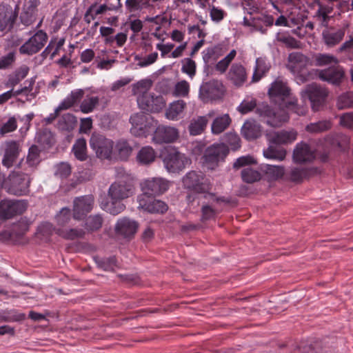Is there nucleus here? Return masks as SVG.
I'll return each mask as SVG.
<instances>
[{
    "label": "nucleus",
    "instance_id": "0eeeda50",
    "mask_svg": "<svg viewBox=\"0 0 353 353\" xmlns=\"http://www.w3.org/2000/svg\"><path fill=\"white\" fill-rule=\"evenodd\" d=\"M90 146L96 157L101 160H110L113 155L114 141L99 133H93L90 139Z\"/></svg>",
    "mask_w": 353,
    "mask_h": 353
},
{
    "label": "nucleus",
    "instance_id": "393cba45",
    "mask_svg": "<svg viewBox=\"0 0 353 353\" xmlns=\"http://www.w3.org/2000/svg\"><path fill=\"white\" fill-rule=\"evenodd\" d=\"M139 224L137 221L123 217L117 222L115 231L125 238H130L137 232Z\"/></svg>",
    "mask_w": 353,
    "mask_h": 353
},
{
    "label": "nucleus",
    "instance_id": "8fccbe9b",
    "mask_svg": "<svg viewBox=\"0 0 353 353\" xmlns=\"http://www.w3.org/2000/svg\"><path fill=\"white\" fill-rule=\"evenodd\" d=\"M241 178L244 182L252 183L259 181L261 178V174L259 171L248 167L242 170Z\"/></svg>",
    "mask_w": 353,
    "mask_h": 353
},
{
    "label": "nucleus",
    "instance_id": "72a5a7b5",
    "mask_svg": "<svg viewBox=\"0 0 353 353\" xmlns=\"http://www.w3.org/2000/svg\"><path fill=\"white\" fill-rule=\"evenodd\" d=\"M41 149L37 145H32L29 148L26 157L28 168H23L24 172H28V168L32 170L40 163L41 161Z\"/></svg>",
    "mask_w": 353,
    "mask_h": 353
},
{
    "label": "nucleus",
    "instance_id": "3c124183",
    "mask_svg": "<svg viewBox=\"0 0 353 353\" xmlns=\"http://www.w3.org/2000/svg\"><path fill=\"white\" fill-rule=\"evenodd\" d=\"M236 55V51L235 50H232L226 57L216 63L215 65L216 70L221 74L225 73L230 64L234 59Z\"/></svg>",
    "mask_w": 353,
    "mask_h": 353
},
{
    "label": "nucleus",
    "instance_id": "774afa93",
    "mask_svg": "<svg viewBox=\"0 0 353 353\" xmlns=\"http://www.w3.org/2000/svg\"><path fill=\"white\" fill-rule=\"evenodd\" d=\"M17 128V120L12 117H10L6 123H5L0 128V134L5 135L9 132L14 131Z\"/></svg>",
    "mask_w": 353,
    "mask_h": 353
},
{
    "label": "nucleus",
    "instance_id": "473e14b6",
    "mask_svg": "<svg viewBox=\"0 0 353 353\" xmlns=\"http://www.w3.org/2000/svg\"><path fill=\"white\" fill-rule=\"evenodd\" d=\"M261 170L263 172L265 177L270 181L282 178L285 173V168L281 165H261Z\"/></svg>",
    "mask_w": 353,
    "mask_h": 353
},
{
    "label": "nucleus",
    "instance_id": "09e8293b",
    "mask_svg": "<svg viewBox=\"0 0 353 353\" xmlns=\"http://www.w3.org/2000/svg\"><path fill=\"white\" fill-rule=\"evenodd\" d=\"M25 314L14 310L0 311V323L3 322H18L25 319Z\"/></svg>",
    "mask_w": 353,
    "mask_h": 353
},
{
    "label": "nucleus",
    "instance_id": "4468645a",
    "mask_svg": "<svg viewBox=\"0 0 353 353\" xmlns=\"http://www.w3.org/2000/svg\"><path fill=\"white\" fill-rule=\"evenodd\" d=\"M310 101L313 110L318 111L323 105L327 95V90L316 83L307 85L304 91Z\"/></svg>",
    "mask_w": 353,
    "mask_h": 353
},
{
    "label": "nucleus",
    "instance_id": "aec40b11",
    "mask_svg": "<svg viewBox=\"0 0 353 353\" xmlns=\"http://www.w3.org/2000/svg\"><path fill=\"white\" fill-rule=\"evenodd\" d=\"M179 137L178 130L174 127L159 125L156 128L153 140L158 143H171Z\"/></svg>",
    "mask_w": 353,
    "mask_h": 353
},
{
    "label": "nucleus",
    "instance_id": "a19ab883",
    "mask_svg": "<svg viewBox=\"0 0 353 353\" xmlns=\"http://www.w3.org/2000/svg\"><path fill=\"white\" fill-rule=\"evenodd\" d=\"M56 234L66 240L81 239L85 236V231L81 228L63 229L57 228Z\"/></svg>",
    "mask_w": 353,
    "mask_h": 353
},
{
    "label": "nucleus",
    "instance_id": "2f4dec72",
    "mask_svg": "<svg viewBox=\"0 0 353 353\" xmlns=\"http://www.w3.org/2000/svg\"><path fill=\"white\" fill-rule=\"evenodd\" d=\"M157 157V153L151 146L142 147L137 152L136 160L142 165H148L153 163Z\"/></svg>",
    "mask_w": 353,
    "mask_h": 353
},
{
    "label": "nucleus",
    "instance_id": "6e6552de",
    "mask_svg": "<svg viewBox=\"0 0 353 353\" xmlns=\"http://www.w3.org/2000/svg\"><path fill=\"white\" fill-rule=\"evenodd\" d=\"M137 202L139 209L150 214H163L168 210V206L165 202L157 199L153 196L139 194L137 196Z\"/></svg>",
    "mask_w": 353,
    "mask_h": 353
},
{
    "label": "nucleus",
    "instance_id": "864d4df0",
    "mask_svg": "<svg viewBox=\"0 0 353 353\" xmlns=\"http://www.w3.org/2000/svg\"><path fill=\"white\" fill-rule=\"evenodd\" d=\"M99 99L98 97H86L83 100L80 105V110L82 112L88 114L92 112L95 107L99 104Z\"/></svg>",
    "mask_w": 353,
    "mask_h": 353
},
{
    "label": "nucleus",
    "instance_id": "0e129e2a",
    "mask_svg": "<svg viewBox=\"0 0 353 353\" xmlns=\"http://www.w3.org/2000/svg\"><path fill=\"white\" fill-rule=\"evenodd\" d=\"M182 72L187 74L190 77H194L196 73L195 61L190 58H185L182 61Z\"/></svg>",
    "mask_w": 353,
    "mask_h": 353
},
{
    "label": "nucleus",
    "instance_id": "c9c22d12",
    "mask_svg": "<svg viewBox=\"0 0 353 353\" xmlns=\"http://www.w3.org/2000/svg\"><path fill=\"white\" fill-rule=\"evenodd\" d=\"M84 92L81 89L75 90L71 92L59 105L58 110H67L79 102L83 97Z\"/></svg>",
    "mask_w": 353,
    "mask_h": 353
},
{
    "label": "nucleus",
    "instance_id": "f704fd0d",
    "mask_svg": "<svg viewBox=\"0 0 353 353\" xmlns=\"http://www.w3.org/2000/svg\"><path fill=\"white\" fill-rule=\"evenodd\" d=\"M186 107V103L183 100H177L172 103L166 111V117L170 120H178Z\"/></svg>",
    "mask_w": 353,
    "mask_h": 353
},
{
    "label": "nucleus",
    "instance_id": "de8ad7c7",
    "mask_svg": "<svg viewBox=\"0 0 353 353\" xmlns=\"http://www.w3.org/2000/svg\"><path fill=\"white\" fill-rule=\"evenodd\" d=\"M270 70V65L262 58H258L256 60L254 72L252 75L253 81H259L265 74Z\"/></svg>",
    "mask_w": 353,
    "mask_h": 353
},
{
    "label": "nucleus",
    "instance_id": "58836bf2",
    "mask_svg": "<svg viewBox=\"0 0 353 353\" xmlns=\"http://www.w3.org/2000/svg\"><path fill=\"white\" fill-rule=\"evenodd\" d=\"M76 117L70 113L63 114L59 119L57 128L61 131L70 132L74 130L77 124Z\"/></svg>",
    "mask_w": 353,
    "mask_h": 353
},
{
    "label": "nucleus",
    "instance_id": "69168bd1",
    "mask_svg": "<svg viewBox=\"0 0 353 353\" xmlns=\"http://www.w3.org/2000/svg\"><path fill=\"white\" fill-rule=\"evenodd\" d=\"M256 106V101L254 99H245L238 107V110L241 114H247L253 110Z\"/></svg>",
    "mask_w": 353,
    "mask_h": 353
},
{
    "label": "nucleus",
    "instance_id": "f8f14e48",
    "mask_svg": "<svg viewBox=\"0 0 353 353\" xmlns=\"http://www.w3.org/2000/svg\"><path fill=\"white\" fill-rule=\"evenodd\" d=\"M48 38L46 32L41 30H38L19 48V52L27 55L39 52L44 47Z\"/></svg>",
    "mask_w": 353,
    "mask_h": 353
},
{
    "label": "nucleus",
    "instance_id": "13d9d810",
    "mask_svg": "<svg viewBox=\"0 0 353 353\" xmlns=\"http://www.w3.org/2000/svg\"><path fill=\"white\" fill-rule=\"evenodd\" d=\"M108 10H110V8L105 4H102L97 8H96L95 5H92L85 12V20L88 23H90V19L89 18L90 16L91 17L92 19H94L97 15L101 14L104 13L105 11H107Z\"/></svg>",
    "mask_w": 353,
    "mask_h": 353
},
{
    "label": "nucleus",
    "instance_id": "c85d7f7f",
    "mask_svg": "<svg viewBox=\"0 0 353 353\" xmlns=\"http://www.w3.org/2000/svg\"><path fill=\"white\" fill-rule=\"evenodd\" d=\"M262 128L254 120H247L241 128L243 137L248 140H254L261 136Z\"/></svg>",
    "mask_w": 353,
    "mask_h": 353
},
{
    "label": "nucleus",
    "instance_id": "a878e982",
    "mask_svg": "<svg viewBox=\"0 0 353 353\" xmlns=\"http://www.w3.org/2000/svg\"><path fill=\"white\" fill-rule=\"evenodd\" d=\"M315 158L314 152L305 143H297L293 151V160L296 163L310 162Z\"/></svg>",
    "mask_w": 353,
    "mask_h": 353
},
{
    "label": "nucleus",
    "instance_id": "ddd939ff",
    "mask_svg": "<svg viewBox=\"0 0 353 353\" xmlns=\"http://www.w3.org/2000/svg\"><path fill=\"white\" fill-rule=\"evenodd\" d=\"M94 198L92 194L76 197L73 201L72 216L75 220H82L92 211Z\"/></svg>",
    "mask_w": 353,
    "mask_h": 353
},
{
    "label": "nucleus",
    "instance_id": "f3484780",
    "mask_svg": "<svg viewBox=\"0 0 353 353\" xmlns=\"http://www.w3.org/2000/svg\"><path fill=\"white\" fill-rule=\"evenodd\" d=\"M18 12L8 4H0V31L13 28Z\"/></svg>",
    "mask_w": 353,
    "mask_h": 353
},
{
    "label": "nucleus",
    "instance_id": "6ab92c4d",
    "mask_svg": "<svg viewBox=\"0 0 353 353\" xmlns=\"http://www.w3.org/2000/svg\"><path fill=\"white\" fill-rule=\"evenodd\" d=\"M344 75V70L339 65L321 70L318 74L321 80L336 85H339L342 82Z\"/></svg>",
    "mask_w": 353,
    "mask_h": 353
},
{
    "label": "nucleus",
    "instance_id": "4be33fe9",
    "mask_svg": "<svg viewBox=\"0 0 353 353\" xmlns=\"http://www.w3.org/2000/svg\"><path fill=\"white\" fill-rule=\"evenodd\" d=\"M40 3V0H28L24 3L20 15L22 24L28 26L35 21V17L38 11L37 8Z\"/></svg>",
    "mask_w": 353,
    "mask_h": 353
},
{
    "label": "nucleus",
    "instance_id": "338daca9",
    "mask_svg": "<svg viewBox=\"0 0 353 353\" xmlns=\"http://www.w3.org/2000/svg\"><path fill=\"white\" fill-rule=\"evenodd\" d=\"M315 60L316 65L319 66L328 65L332 63L336 64L338 62L337 59L335 57L327 54H319L316 57Z\"/></svg>",
    "mask_w": 353,
    "mask_h": 353
},
{
    "label": "nucleus",
    "instance_id": "4c0bfd02",
    "mask_svg": "<svg viewBox=\"0 0 353 353\" xmlns=\"http://www.w3.org/2000/svg\"><path fill=\"white\" fill-rule=\"evenodd\" d=\"M208 122V119L206 116H200L192 119L188 127L190 134L193 136L201 134L204 131Z\"/></svg>",
    "mask_w": 353,
    "mask_h": 353
},
{
    "label": "nucleus",
    "instance_id": "5701e85b",
    "mask_svg": "<svg viewBox=\"0 0 353 353\" xmlns=\"http://www.w3.org/2000/svg\"><path fill=\"white\" fill-rule=\"evenodd\" d=\"M227 79L234 86L241 87L247 81L248 74L245 67L239 63L232 64L228 74Z\"/></svg>",
    "mask_w": 353,
    "mask_h": 353
},
{
    "label": "nucleus",
    "instance_id": "ea45409f",
    "mask_svg": "<svg viewBox=\"0 0 353 353\" xmlns=\"http://www.w3.org/2000/svg\"><path fill=\"white\" fill-rule=\"evenodd\" d=\"M231 123V119L228 114L216 117L212 122L211 130L214 134H219L226 130Z\"/></svg>",
    "mask_w": 353,
    "mask_h": 353
},
{
    "label": "nucleus",
    "instance_id": "9b49d317",
    "mask_svg": "<svg viewBox=\"0 0 353 353\" xmlns=\"http://www.w3.org/2000/svg\"><path fill=\"white\" fill-rule=\"evenodd\" d=\"M132 124L130 131L136 136H146L149 133L154 122L152 117L143 112L132 114L130 118Z\"/></svg>",
    "mask_w": 353,
    "mask_h": 353
},
{
    "label": "nucleus",
    "instance_id": "c756f323",
    "mask_svg": "<svg viewBox=\"0 0 353 353\" xmlns=\"http://www.w3.org/2000/svg\"><path fill=\"white\" fill-rule=\"evenodd\" d=\"M296 137L297 133L294 130H281L270 133L269 134V140L270 143L274 144H288L294 141Z\"/></svg>",
    "mask_w": 353,
    "mask_h": 353
},
{
    "label": "nucleus",
    "instance_id": "6e6d98bb",
    "mask_svg": "<svg viewBox=\"0 0 353 353\" xmlns=\"http://www.w3.org/2000/svg\"><path fill=\"white\" fill-rule=\"evenodd\" d=\"M332 124L329 121H320L312 123L306 126V130L310 132H321L331 128Z\"/></svg>",
    "mask_w": 353,
    "mask_h": 353
},
{
    "label": "nucleus",
    "instance_id": "bf43d9fd",
    "mask_svg": "<svg viewBox=\"0 0 353 353\" xmlns=\"http://www.w3.org/2000/svg\"><path fill=\"white\" fill-rule=\"evenodd\" d=\"M336 105L339 109H345L353 107V93L346 92L340 95L337 99Z\"/></svg>",
    "mask_w": 353,
    "mask_h": 353
},
{
    "label": "nucleus",
    "instance_id": "79ce46f5",
    "mask_svg": "<svg viewBox=\"0 0 353 353\" xmlns=\"http://www.w3.org/2000/svg\"><path fill=\"white\" fill-rule=\"evenodd\" d=\"M72 151L78 160L81 161L86 160L88 157L86 140L84 138L77 139L72 146Z\"/></svg>",
    "mask_w": 353,
    "mask_h": 353
},
{
    "label": "nucleus",
    "instance_id": "e433bc0d",
    "mask_svg": "<svg viewBox=\"0 0 353 353\" xmlns=\"http://www.w3.org/2000/svg\"><path fill=\"white\" fill-rule=\"evenodd\" d=\"M345 30L341 28L337 30H330L324 31L323 37L325 44L328 46H334L338 44L344 37Z\"/></svg>",
    "mask_w": 353,
    "mask_h": 353
},
{
    "label": "nucleus",
    "instance_id": "b1692460",
    "mask_svg": "<svg viewBox=\"0 0 353 353\" xmlns=\"http://www.w3.org/2000/svg\"><path fill=\"white\" fill-rule=\"evenodd\" d=\"M308 59L301 52H292L288 56L287 68L294 74H299L306 68L308 64Z\"/></svg>",
    "mask_w": 353,
    "mask_h": 353
},
{
    "label": "nucleus",
    "instance_id": "603ef678",
    "mask_svg": "<svg viewBox=\"0 0 353 353\" xmlns=\"http://www.w3.org/2000/svg\"><path fill=\"white\" fill-rule=\"evenodd\" d=\"M94 261L97 267L104 271H114L117 266V259L115 256L108 258H95Z\"/></svg>",
    "mask_w": 353,
    "mask_h": 353
},
{
    "label": "nucleus",
    "instance_id": "cd10ccee",
    "mask_svg": "<svg viewBox=\"0 0 353 353\" xmlns=\"http://www.w3.org/2000/svg\"><path fill=\"white\" fill-rule=\"evenodd\" d=\"M316 173L317 169L314 167H296L290 170L289 177L293 182L301 183Z\"/></svg>",
    "mask_w": 353,
    "mask_h": 353
},
{
    "label": "nucleus",
    "instance_id": "dca6fc26",
    "mask_svg": "<svg viewBox=\"0 0 353 353\" xmlns=\"http://www.w3.org/2000/svg\"><path fill=\"white\" fill-rule=\"evenodd\" d=\"M142 194L145 196H158L168 190V181L162 178H152L145 180L141 185Z\"/></svg>",
    "mask_w": 353,
    "mask_h": 353
},
{
    "label": "nucleus",
    "instance_id": "a18cd8bd",
    "mask_svg": "<svg viewBox=\"0 0 353 353\" xmlns=\"http://www.w3.org/2000/svg\"><path fill=\"white\" fill-rule=\"evenodd\" d=\"M103 219L101 214L90 215L85 219L84 227L88 232L99 230L103 225Z\"/></svg>",
    "mask_w": 353,
    "mask_h": 353
},
{
    "label": "nucleus",
    "instance_id": "49530a36",
    "mask_svg": "<svg viewBox=\"0 0 353 353\" xmlns=\"http://www.w3.org/2000/svg\"><path fill=\"white\" fill-rule=\"evenodd\" d=\"M277 41L281 42L291 49H299L301 48V42L285 32H279L276 35Z\"/></svg>",
    "mask_w": 353,
    "mask_h": 353
},
{
    "label": "nucleus",
    "instance_id": "423d86ee",
    "mask_svg": "<svg viewBox=\"0 0 353 353\" xmlns=\"http://www.w3.org/2000/svg\"><path fill=\"white\" fill-rule=\"evenodd\" d=\"M228 153V146L223 143H214L208 147L201 159L203 167L214 170L220 162L224 161Z\"/></svg>",
    "mask_w": 353,
    "mask_h": 353
},
{
    "label": "nucleus",
    "instance_id": "20e7f679",
    "mask_svg": "<svg viewBox=\"0 0 353 353\" xmlns=\"http://www.w3.org/2000/svg\"><path fill=\"white\" fill-rule=\"evenodd\" d=\"M23 159L17 165L15 169H22ZM30 180L28 174L14 170L3 180V186L9 194L22 196L29 192Z\"/></svg>",
    "mask_w": 353,
    "mask_h": 353
},
{
    "label": "nucleus",
    "instance_id": "2eb2a0df",
    "mask_svg": "<svg viewBox=\"0 0 353 353\" xmlns=\"http://www.w3.org/2000/svg\"><path fill=\"white\" fill-rule=\"evenodd\" d=\"M257 112L261 117L267 118L265 122L268 125L274 128L280 127L289 119V115L285 110L281 109L275 112L269 105H264L263 108H257Z\"/></svg>",
    "mask_w": 353,
    "mask_h": 353
},
{
    "label": "nucleus",
    "instance_id": "4d7b16f0",
    "mask_svg": "<svg viewBox=\"0 0 353 353\" xmlns=\"http://www.w3.org/2000/svg\"><path fill=\"white\" fill-rule=\"evenodd\" d=\"M30 223L26 218H21L17 223H14L12 228L16 237H21L29 230Z\"/></svg>",
    "mask_w": 353,
    "mask_h": 353
},
{
    "label": "nucleus",
    "instance_id": "7ed1b4c3",
    "mask_svg": "<svg viewBox=\"0 0 353 353\" xmlns=\"http://www.w3.org/2000/svg\"><path fill=\"white\" fill-rule=\"evenodd\" d=\"M268 94L272 100H279L282 101L280 104L283 108L291 110L299 115L305 114L303 110H300L297 105V99L293 97L291 94V90L286 82L280 79H276L270 85L268 89Z\"/></svg>",
    "mask_w": 353,
    "mask_h": 353
},
{
    "label": "nucleus",
    "instance_id": "680f3d73",
    "mask_svg": "<svg viewBox=\"0 0 353 353\" xmlns=\"http://www.w3.org/2000/svg\"><path fill=\"white\" fill-rule=\"evenodd\" d=\"M123 199H111L110 203L108 205L107 211L112 214L117 215L122 212L125 205L121 202Z\"/></svg>",
    "mask_w": 353,
    "mask_h": 353
},
{
    "label": "nucleus",
    "instance_id": "bb28decb",
    "mask_svg": "<svg viewBox=\"0 0 353 353\" xmlns=\"http://www.w3.org/2000/svg\"><path fill=\"white\" fill-rule=\"evenodd\" d=\"M132 151V145L126 139H121L114 143L113 155L121 161H128Z\"/></svg>",
    "mask_w": 353,
    "mask_h": 353
},
{
    "label": "nucleus",
    "instance_id": "5fc2aeb1",
    "mask_svg": "<svg viewBox=\"0 0 353 353\" xmlns=\"http://www.w3.org/2000/svg\"><path fill=\"white\" fill-rule=\"evenodd\" d=\"M226 146L229 145L233 150H236L241 147V139L239 135L236 133L228 132L226 133L223 139Z\"/></svg>",
    "mask_w": 353,
    "mask_h": 353
},
{
    "label": "nucleus",
    "instance_id": "1a4fd4ad",
    "mask_svg": "<svg viewBox=\"0 0 353 353\" xmlns=\"http://www.w3.org/2000/svg\"><path fill=\"white\" fill-rule=\"evenodd\" d=\"M28 207L24 200H8L0 201V219L8 220L23 213Z\"/></svg>",
    "mask_w": 353,
    "mask_h": 353
},
{
    "label": "nucleus",
    "instance_id": "e2e57ef3",
    "mask_svg": "<svg viewBox=\"0 0 353 353\" xmlns=\"http://www.w3.org/2000/svg\"><path fill=\"white\" fill-rule=\"evenodd\" d=\"M190 91V85L185 80L181 81L176 83L173 94L176 97H186Z\"/></svg>",
    "mask_w": 353,
    "mask_h": 353
},
{
    "label": "nucleus",
    "instance_id": "f03ea898",
    "mask_svg": "<svg viewBox=\"0 0 353 353\" xmlns=\"http://www.w3.org/2000/svg\"><path fill=\"white\" fill-rule=\"evenodd\" d=\"M116 180L108 189L110 199H125L132 196L135 192L133 176L123 168H116Z\"/></svg>",
    "mask_w": 353,
    "mask_h": 353
},
{
    "label": "nucleus",
    "instance_id": "f257e3e1",
    "mask_svg": "<svg viewBox=\"0 0 353 353\" xmlns=\"http://www.w3.org/2000/svg\"><path fill=\"white\" fill-rule=\"evenodd\" d=\"M182 183L185 189L202 194L203 198L208 200L209 202L223 201L221 198L216 197V194L211 192L212 184L210 180L201 171H189L183 177Z\"/></svg>",
    "mask_w": 353,
    "mask_h": 353
},
{
    "label": "nucleus",
    "instance_id": "a211bd4d",
    "mask_svg": "<svg viewBox=\"0 0 353 353\" xmlns=\"http://www.w3.org/2000/svg\"><path fill=\"white\" fill-rule=\"evenodd\" d=\"M200 94L205 98L216 99L222 96L224 92L223 83L216 79H213L203 83L199 89Z\"/></svg>",
    "mask_w": 353,
    "mask_h": 353
},
{
    "label": "nucleus",
    "instance_id": "412c9836",
    "mask_svg": "<svg viewBox=\"0 0 353 353\" xmlns=\"http://www.w3.org/2000/svg\"><path fill=\"white\" fill-rule=\"evenodd\" d=\"M21 152L20 145L17 141H8L5 143L4 154L2 165L7 168H11L17 159Z\"/></svg>",
    "mask_w": 353,
    "mask_h": 353
},
{
    "label": "nucleus",
    "instance_id": "37998d69",
    "mask_svg": "<svg viewBox=\"0 0 353 353\" xmlns=\"http://www.w3.org/2000/svg\"><path fill=\"white\" fill-rule=\"evenodd\" d=\"M36 140L43 149L50 148L54 143L53 134L49 130L44 129L37 133Z\"/></svg>",
    "mask_w": 353,
    "mask_h": 353
},
{
    "label": "nucleus",
    "instance_id": "c03bdc74",
    "mask_svg": "<svg viewBox=\"0 0 353 353\" xmlns=\"http://www.w3.org/2000/svg\"><path fill=\"white\" fill-rule=\"evenodd\" d=\"M263 155L266 159L281 161L286 157V150L283 148H278L274 145H270L263 150Z\"/></svg>",
    "mask_w": 353,
    "mask_h": 353
},
{
    "label": "nucleus",
    "instance_id": "052dcab7",
    "mask_svg": "<svg viewBox=\"0 0 353 353\" xmlns=\"http://www.w3.org/2000/svg\"><path fill=\"white\" fill-rule=\"evenodd\" d=\"M71 219V210L68 208H63L56 215V221L58 225L63 227Z\"/></svg>",
    "mask_w": 353,
    "mask_h": 353
},
{
    "label": "nucleus",
    "instance_id": "39448f33",
    "mask_svg": "<svg viewBox=\"0 0 353 353\" xmlns=\"http://www.w3.org/2000/svg\"><path fill=\"white\" fill-rule=\"evenodd\" d=\"M161 157L165 168L170 172H179L191 163L190 159L172 147L165 148L161 153Z\"/></svg>",
    "mask_w": 353,
    "mask_h": 353
},
{
    "label": "nucleus",
    "instance_id": "9d476101",
    "mask_svg": "<svg viewBox=\"0 0 353 353\" xmlns=\"http://www.w3.org/2000/svg\"><path fill=\"white\" fill-rule=\"evenodd\" d=\"M139 108L148 112H158L165 107L163 97L150 92H143L137 97Z\"/></svg>",
    "mask_w": 353,
    "mask_h": 353
},
{
    "label": "nucleus",
    "instance_id": "7c9ffc66",
    "mask_svg": "<svg viewBox=\"0 0 353 353\" xmlns=\"http://www.w3.org/2000/svg\"><path fill=\"white\" fill-rule=\"evenodd\" d=\"M221 48L218 46L207 48L202 52V58L205 63L204 72L208 74L210 65L214 64L215 61L221 56Z\"/></svg>",
    "mask_w": 353,
    "mask_h": 353
}]
</instances>
